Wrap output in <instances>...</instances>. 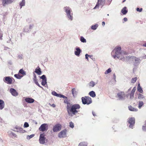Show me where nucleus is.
Wrapping results in <instances>:
<instances>
[{"mask_svg": "<svg viewBox=\"0 0 146 146\" xmlns=\"http://www.w3.org/2000/svg\"><path fill=\"white\" fill-rule=\"evenodd\" d=\"M45 136L46 135L44 133H42L40 134L39 142L40 144H44L47 141V140L45 137Z\"/></svg>", "mask_w": 146, "mask_h": 146, "instance_id": "4", "label": "nucleus"}, {"mask_svg": "<svg viewBox=\"0 0 146 146\" xmlns=\"http://www.w3.org/2000/svg\"><path fill=\"white\" fill-rule=\"evenodd\" d=\"M136 90V88L135 87H134L133 88V89L132 90H131V93L133 94H134V93H135Z\"/></svg>", "mask_w": 146, "mask_h": 146, "instance_id": "40", "label": "nucleus"}, {"mask_svg": "<svg viewBox=\"0 0 146 146\" xmlns=\"http://www.w3.org/2000/svg\"><path fill=\"white\" fill-rule=\"evenodd\" d=\"M15 129H16L17 130H14V131L20 133H24L26 132L25 130L20 127H15Z\"/></svg>", "mask_w": 146, "mask_h": 146, "instance_id": "15", "label": "nucleus"}, {"mask_svg": "<svg viewBox=\"0 0 146 146\" xmlns=\"http://www.w3.org/2000/svg\"><path fill=\"white\" fill-rule=\"evenodd\" d=\"M91 56L89 55L88 54H86L85 55L86 58L88 60V57H90Z\"/></svg>", "mask_w": 146, "mask_h": 146, "instance_id": "46", "label": "nucleus"}, {"mask_svg": "<svg viewBox=\"0 0 146 146\" xmlns=\"http://www.w3.org/2000/svg\"><path fill=\"white\" fill-rule=\"evenodd\" d=\"M40 88H42L41 86H40V85L38 83V81H36V82H34Z\"/></svg>", "mask_w": 146, "mask_h": 146, "instance_id": "48", "label": "nucleus"}, {"mask_svg": "<svg viewBox=\"0 0 146 146\" xmlns=\"http://www.w3.org/2000/svg\"><path fill=\"white\" fill-rule=\"evenodd\" d=\"M118 97L119 99H122L125 97V95L123 92H121L118 93L117 94Z\"/></svg>", "mask_w": 146, "mask_h": 146, "instance_id": "12", "label": "nucleus"}, {"mask_svg": "<svg viewBox=\"0 0 146 146\" xmlns=\"http://www.w3.org/2000/svg\"><path fill=\"white\" fill-rule=\"evenodd\" d=\"M48 129V126L46 123H43L39 128V130L42 132L46 131Z\"/></svg>", "mask_w": 146, "mask_h": 146, "instance_id": "8", "label": "nucleus"}, {"mask_svg": "<svg viewBox=\"0 0 146 146\" xmlns=\"http://www.w3.org/2000/svg\"><path fill=\"white\" fill-rule=\"evenodd\" d=\"M121 47H118L117 48H115L114 50L115 51V55L113 56V57L114 58L116 57H117L118 58H119L120 59H122L123 58V54H126V52H122L121 51Z\"/></svg>", "mask_w": 146, "mask_h": 146, "instance_id": "2", "label": "nucleus"}, {"mask_svg": "<svg viewBox=\"0 0 146 146\" xmlns=\"http://www.w3.org/2000/svg\"><path fill=\"white\" fill-rule=\"evenodd\" d=\"M12 134L13 136H15V137H16L17 136L16 135L15 133H12Z\"/></svg>", "mask_w": 146, "mask_h": 146, "instance_id": "53", "label": "nucleus"}, {"mask_svg": "<svg viewBox=\"0 0 146 146\" xmlns=\"http://www.w3.org/2000/svg\"><path fill=\"white\" fill-rule=\"evenodd\" d=\"M14 79L12 77L7 76L4 79V82L9 84H11L13 83V80Z\"/></svg>", "mask_w": 146, "mask_h": 146, "instance_id": "6", "label": "nucleus"}, {"mask_svg": "<svg viewBox=\"0 0 146 146\" xmlns=\"http://www.w3.org/2000/svg\"><path fill=\"white\" fill-rule=\"evenodd\" d=\"M143 46L145 47H146V43L144 44L143 45Z\"/></svg>", "mask_w": 146, "mask_h": 146, "instance_id": "56", "label": "nucleus"}, {"mask_svg": "<svg viewBox=\"0 0 146 146\" xmlns=\"http://www.w3.org/2000/svg\"><path fill=\"white\" fill-rule=\"evenodd\" d=\"M52 106H53V107H55V104H52Z\"/></svg>", "mask_w": 146, "mask_h": 146, "instance_id": "58", "label": "nucleus"}, {"mask_svg": "<svg viewBox=\"0 0 146 146\" xmlns=\"http://www.w3.org/2000/svg\"><path fill=\"white\" fill-rule=\"evenodd\" d=\"M70 126L72 128H73L74 127V123L72 122H70Z\"/></svg>", "mask_w": 146, "mask_h": 146, "instance_id": "41", "label": "nucleus"}, {"mask_svg": "<svg viewBox=\"0 0 146 146\" xmlns=\"http://www.w3.org/2000/svg\"><path fill=\"white\" fill-rule=\"evenodd\" d=\"M126 1V0H124L123 1V3L124 2H125V1Z\"/></svg>", "mask_w": 146, "mask_h": 146, "instance_id": "60", "label": "nucleus"}, {"mask_svg": "<svg viewBox=\"0 0 146 146\" xmlns=\"http://www.w3.org/2000/svg\"><path fill=\"white\" fill-rule=\"evenodd\" d=\"M62 125L59 123L56 124L53 127V130L54 132H57L61 130Z\"/></svg>", "mask_w": 146, "mask_h": 146, "instance_id": "9", "label": "nucleus"}, {"mask_svg": "<svg viewBox=\"0 0 146 146\" xmlns=\"http://www.w3.org/2000/svg\"><path fill=\"white\" fill-rule=\"evenodd\" d=\"M98 25L97 24H96L94 25H92L91 27V29L93 30H96L98 27Z\"/></svg>", "mask_w": 146, "mask_h": 146, "instance_id": "33", "label": "nucleus"}, {"mask_svg": "<svg viewBox=\"0 0 146 146\" xmlns=\"http://www.w3.org/2000/svg\"><path fill=\"white\" fill-rule=\"evenodd\" d=\"M14 76L17 79H20L23 77V76L19 74H16L14 75Z\"/></svg>", "mask_w": 146, "mask_h": 146, "instance_id": "28", "label": "nucleus"}, {"mask_svg": "<svg viewBox=\"0 0 146 146\" xmlns=\"http://www.w3.org/2000/svg\"><path fill=\"white\" fill-rule=\"evenodd\" d=\"M66 130L64 129L60 132L58 134V137L60 138L64 137L66 136Z\"/></svg>", "mask_w": 146, "mask_h": 146, "instance_id": "11", "label": "nucleus"}, {"mask_svg": "<svg viewBox=\"0 0 146 146\" xmlns=\"http://www.w3.org/2000/svg\"><path fill=\"white\" fill-rule=\"evenodd\" d=\"M124 22H126L127 21V19L126 17H125L123 18V19Z\"/></svg>", "mask_w": 146, "mask_h": 146, "instance_id": "52", "label": "nucleus"}, {"mask_svg": "<svg viewBox=\"0 0 146 146\" xmlns=\"http://www.w3.org/2000/svg\"><path fill=\"white\" fill-rule=\"evenodd\" d=\"M65 99L64 100V103L67 104L66 107V110L69 108L70 106H71V105L69 102V100L67 99V98H64Z\"/></svg>", "mask_w": 146, "mask_h": 146, "instance_id": "17", "label": "nucleus"}, {"mask_svg": "<svg viewBox=\"0 0 146 146\" xmlns=\"http://www.w3.org/2000/svg\"><path fill=\"white\" fill-rule=\"evenodd\" d=\"M78 146H87V144L86 142H82L79 144Z\"/></svg>", "mask_w": 146, "mask_h": 146, "instance_id": "30", "label": "nucleus"}, {"mask_svg": "<svg viewBox=\"0 0 146 146\" xmlns=\"http://www.w3.org/2000/svg\"><path fill=\"white\" fill-rule=\"evenodd\" d=\"M143 102L142 101H139L138 104V108L139 109H140L141 107L143 106Z\"/></svg>", "mask_w": 146, "mask_h": 146, "instance_id": "31", "label": "nucleus"}, {"mask_svg": "<svg viewBox=\"0 0 146 146\" xmlns=\"http://www.w3.org/2000/svg\"><path fill=\"white\" fill-rule=\"evenodd\" d=\"M105 22L104 21L102 22V25L103 26H104L105 25Z\"/></svg>", "mask_w": 146, "mask_h": 146, "instance_id": "54", "label": "nucleus"}, {"mask_svg": "<svg viewBox=\"0 0 146 146\" xmlns=\"http://www.w3.org/2000/svg\"><path fill=\"white\" fill-rule=\"evenodd\" d=\"M111 68H109L105 72V74H107L111 72Z\"/></svg>", "mask_w": 146, "mask_h": 146, "instance_id": "37", "label": "nucleus"}, {"mask_svg": "<svg viewBox=\"0 0 146 146\" xmlns=\"http://www.w3.org/2000/svg\"><path fill=\"white\" fill-rule=\"evenodd\" d=\"M14 0H2V5L3 6H5L6 5L11 3Z\"/></svg>", "mask_w": 146, "mask_h": 146, "instance_id": "13", "label": "nucleus"}, {"mask_svg": "<svg viewBox=\"0 0 146 146\" xmlns=\"http://www.w3.org/2000/svg\"><path fill=\"white\" fill-rule=\"evenodd\" d=\"M56 96L58 97H59L60 98H66L67 97L65 96H64L60 94H59L57 93Z\"/></svg>", "mask_w": 146, "mask_h": 146, "instance_id": "32", "label": "nucleus"}, {"mask_svg": "<svg viewBox=\"0 0 146 146\" xmlns=\"http://www.w3.org/2000/svg\"><path fill=\"white\" fill-rule=\"evenodd\" d=\"M137 90L140 93H143V91L142 88L141 87L140 84H139L137 87Z\"/></svg>", "mask_w": 146, "mask_h": 146, "instance_id": "24", "label": "nucleus"}, {"mask_svg": "<svg viewBox=\"0 0 146 146\" xmlns=\"http://www.w3.org/2000/svg\"><path fill=\"white\" fill-rule=\"evenodd\" d=\"M142 10H143L142 8L139 9V8H137L136 9L137 11L139 12H141L142 11Z\"/></svg>", "mask_w": 146, "mask_h": 146, "instance_id": "45", "label": "nucleus"}, {"mask_svg": "<svg viewBox=\"0 0 146 146\" xmlns=\"http://www.w3.org/2000/svg\"><path fill=\"white\" fill-rule=\"evenodd\" d=\"M80 41L83 42H86V40L83 37L81 36L80 39Z\"/></svg>", "mask_w": 146, "mask_h": 146, "instance_id": "35", "label": "nucleus"}, {"mask_svg": "<svg viewBox=\"0 0 146 146\" xmlns=\"http://www.w3.org/2000/svg\"><path fill=\"white\" fill-rule=\"evenodd\" d=\"M89 95L91 97L94 98L96 96V95L95 92L93 91H91L89 93Z\"/></svg>", "mask_w": 146, "mask_h": 146, "instance_id": "27", "label": "nucleus"}, {"mask_svg": "<svg viewBox=\"0 0 146 146\" xmlns=\"http://www.w3.org/2000/svg\"><path fill=\"white\" fill-rule=\"evenodd\" d=\"M137 80V78L136 77L132 78L131 80V82L132 83H135Z\"/></svg>", "mask_w": 146, "mask_h": 146, "instance_id": "36", "label": "nucleus"}, {"mask_svg": "<svg viewBox=\"0 0 146 146\" xmlns=\"http://www.w3.org/2000/svg\"><path fill=\"white\" fill-rule=\"evenodd\" d=\"M10 91L12 95L14 96H17L18 95V93L14 89L11 88L10 90Z\"/></svg>", "mask_w": 146, "mask_h": 146, "instance_id": "16", "label": "nucleus"}, {"mask_svg": "<svg viewBox=\"0 0 146 146\" xmlns=\"http://www.w3.org/2000/svg\"><path fill=\"white\" fill-rule=\"evenodd\" d=\"M105 0H98L97 4L94 9H95L96 8H98L99 5H101L102 6L105 3Z\"/></svg>", "mask_w": 146, "mask_h": 146, "instance_id": "10", "label": "nucleus"}, {"mask_svg": "<svg viewBox=\"0 0 146 146\" xmlns=\"http://www.w3.org/2000/svg\"><path fill=\"white\" fill-rule=\"evenodd\" d=\"M25 0H22L21 2L20 3V8H21L22 7L25 5Z\"/></svg>", "mask_w": 146, "mask_h": 146, "instance_id": "29", "label": "nucleus"}, {"mask_svg": "<svg viewBox=\"0 0 146 146\" xmlns=\"http://www.w3.org/2000/svg\"><path fill=\"white\" fill-rule=\"evenodd\" d=\"M19 73L22 74V76H23L26 74V72L23 69H21L19 70Z\"/></svg>", "mask_w": 146, "mask_h": 146, "instance_id": "26", "label": "nucleus"}, {"mask_svg": "<svg viewBox=\"0 0 146 146\" xmlns=\"http://www.w3.org/2000/svg\"><path fill=\"white\" fill-rule=\"evenodd\" d=\"M64 9L65 10V11L68 17L70 20H72L73 17L72 15H71L70 14L71 11V9L69 7H64Z\"/></svg>", "mask_w": 146, "mask_h": 146, "instance_id": "5", "label": "nucleus"}, {"mask_svg": "<svg viewBox=\"0 0 146 146\" xmlns=\"http://www.w3.org/2000/svg\"><path fill=\"white\" fill-rule=\"evenodd\" d=\"M95 85V83L92 81L90 82V86L92 87H93Z\"/></svg>", "mask_w": 146, "mask_h": 146, "instance_id": "38", "label": "nucleus"}, {"mask_svg": "<svg viewBox=\"0 0 146 146\" xmlns=\"http://www.w3.org/2000/svg\"><path fill=\"white\" fill-rule=\"evenodd\" d=\"M113 78H114V79H115V74H113Z\"/></svg>", "mask_w": 146, "mask_h": 146, "instance_id": "55", "label": "nucleus"}, {"mask_svg": "<svg viewBox=\"0 0 146 146\" xmlns=\"http://www.w3.org/2000/svg\"><path fill=\"white\" fill-rule=\"evenodd\" d=\"M131 87L128 90H129H129H131Z\"/></svg>", "mask_w": 146, "mask_h": 146, "instance_id": "59", "label": "nucleus"}, {"mask_svg": "<svg viewBox=\"0 0 146 146\" xmlns=\"http://www.w3.org/2000/svg\"><path fill=\"white\" fill-rule=\"evenodd\" d=\"M5 106V103L4 101L1 100H0V110L3 109Z\"/></svg>", "mask_w": 146, "mask_h": 146, "instance_id": "20", "label": "nucleus"}, {"mask_svg": "<svg viewBox=\"0 0 146 146\" xmlns=\"http://www.w3.org/2000/svg\"><path fill=\"white\" fill-rule=\"evenodd\" d=\"M40 78L41 79H42V80H46L45 76L44 75H42L41 76Z\"/></svg>", "mask_w": 146, "mask_h": 146, "instance_id": "44", "label": "nucleus"}, {"mask_svg": "<svg viewBox=\"0 0 146 146\" xmlns=\"http://www.w3.org/2000/svg\"><path fill=\"white\" fill-rule=\"evenodd\" d=\"M29 126V124L27 122H25L24 125V127H27Z\"/></svg>", "mask_w": 146, "mask_h": 146, "instance_id": "43", "label": "nucleus"}, {"mask_svg": "<svg viewBox=\"0 0 146 146\" xmlns=\"http://www.w3.org/2000/svg\"><path fill=\"white\" fill-rule=\"evenodd\" d=\"M76 51L74 52L75 54L76 55L79 56L81 51V50L79 47L76 48Z\"/></svg>", "mask_w": 146, "mask_h": 146, "instance_id": "18", "label": "nucleus"}, {"mask_svg": "<svg viewBox=\"0 0 146 146\" xmlns=\"http://www.w3.org/2000/svg\"><path fill=\"white\" fill-rule=\"evenodd\" d=\"M144 98V96L142 94H139L138 95V98L139 99H142Z\"/></svg>", "mask_w": 146, "mask_h": 146, "instance_id": "34", "label": "nucleus"}, {"mask_svg": "<svg viewBox=\"0 0 146 146\" xmlns=\"http://www.w3.org/2000/svg\"><path fill=\"white\" fill-rule=\"evenodd\" d=\"M142 129L143 131H146V126H143L142 127Z\"/></svg>", "mask_w": 146, "mask_h": 146, "instance_id": "50", "label": "nucleus"}, {"mask_svg": "<svg viewBox=\"0 0 146 146\" xmlns=\"http://www.w3.org/2000/svg\"><path fill=\"white\" fill-rule=\"evenodd\" d=\"M33 80L34 82H36V81H37V80L36 79V76L35 74H34V78L33 79Z\"/></svg>", "mask_w": 146, "mask_h": 146, "instance_id": "42", "label": "nucleus"}, {"mask_svg": "<svg viewBox=\"0 0 146 146\" xmlns=\"http://www.w3.org/2000/svg\"><path fill=\"white\" fill-rule=\"evenodd\" d=\"M72 92L73 96L74 97L76 96L77 94V92L75 88H73L72 90Z\"/></svg>", "mask_w": 146, "mask_h": 146, "instance_id": "23", "label": "nucleus"}, {"mask_svg": "<svg viewBox=\"0 0 146 146\" xmlns=\"http://www.w3.org/2000/svg\"><path fill=\"white\" fill-rule=\"evenodd\" d=\"M92 113H93V115L94 116H95L96 115V114H95V113H94L93 112H92Z\"/></svg>", "mask_w": 146, "mask_h": 146, "instance_id": "57", "label": "nucleus"}, {"mask_svg": "<svg viewBox=\"0 0 146 146\" xmlns=\"http://www.w3.org/2000/svg\"><path fill=\"white\" fill-rule=\"evenodd\" d=\"M126 60L127 61H132L135 60L136 62V61H138V60L137 58L132 56L130 57H127L126 58Z\"/></svg>", "mask_w": 146, "mask_h": 146, "instance_id": "14", "label": "nucleus"}, {"mask_svg": "<svg viewBox=\"0 0 146 146\" xmlns=\"http://www.w3.org/2000/svg\"><path fill=\"white\" fill-rule=\"evenodd\" d=\"M52 94L53 95L56 96L57 93L55 91H53L52 92Z\"/></svg>", "mask_w": 146, "mask_h": 146, "instance_id": "49", "label": "nucleus"}, {"mask_svg": "<svg viewBox=\"0 0 146 146\" xmlns=\"http://www.w3.org/2000/svg\"><path fill=\"white\" fill-rule=\"evenodd\" d=\"M126 7H124L121 10V13L123 14H126L128 12V10H127Z\"/></svg>", "mask_w": 146, "mask_h": 146, "instance_id": "22", "label": "nucleus"}, {"mask_svg": "<svg viewBox=\"0 0 146 146\" xmlns=\"http://www.w3.org/2000/svg\"><path fill=\"white\" fill-rule=\"evenodd\" d=\"M127 122L130 124L129 126V127L133 128L135 123V118L133 117L129 118Z\"/></svg>", "mask_w": 146, "mask_h": 146, "instance_id": "7", "label": "nucleus"}, {"mask_svg": "<svg viewBox=\"0 0 146 146\" xmlns=\"http://www.w3.org/2000/svg\"><path fill=\"white\" fill-rule=\"evenodd\" d=\"M129 110L132 111H137V109L134 108L132 107L131 106H128Z\"/></svg>", "mask_w": 146, "mask_h": 146, "instance_id": "21", "label": "nucleus"}, {"mask_svg": "<svg viewBox=\"0 0 146 146\" xmlns=\"http://www.w3.org/2000/svg\"><path fill=\"white\" fill-rule=\"evenodd\" d=\"M35 72L38 75H40L41 74V71L40 70V68H38V69L36 68Z\"/></svg>", "mask_w": 146, "mask_h": 146, "instance_id": "25", "label": "nucleus"}, {"mask_svg": "<svg viewBox=\"0 0 146 146\" xmlns=\"http://www.w3.org/2000/svg\"><path fill=\"white\" fill-rule=\"evenodd\" d=\"M46 83V80H42L41 84L43 86H44Z\"/></svg>", "mask_w": 146, "mask_h": 146, "instance_id": "39", "label": "nucleus"}, {"mask_svg": "<svg viewBox=\"0 0 146 146\" xmlns=\"http://www.w3.org/2000/svg\"><path fill=\"white\" fill-rule=\"evenodd\" d=\"M82 103L84 104L88 105L92 102L91 98L89 97L85 96L81 98Z\"/></svg>", "mask_w": 146, "mask_h": 146, "instance_id": "3", "label": "nucleus"}, {"mask_svg": "<svg viewBox=\"0 0 146 146\" xmlns=\"http://www.w3.org/2000/svg\"><path fill=\"white\" fill-rule=\"evenodd\" d=\"M34 136V134H32V135H30V136H29V139H30V138H32Z\"/></svg>", "mask_w": 146, "mask_h": 146, "instance_id": "51", "label": "nucleus"}, {"mask_svg": "<svg viewBox=\"0 0 146 146\" xmlns=\"http://www.w3.org/2000/svg\"><path fill=\"white\" fill-rule=\"evenodd\" d=\"M81 107L78 104H75L70 106L67 110L69 115H72V114L75 115L79 111L78 110Z\"/></svg>", "mask_w": 146, "mask_h": 146, "instance_id": "1", "label": "nucleus"}, {"mask_svg": "<svg viewBox=\"0 0 146 146\" xmlns=\"http://www.w3.org/2000/svg\"><path fill=\"white\" fill-rule=\"evenodd\" d=\"M134 95V94L130 93V98H133Z\"/></svg>", "mask_w": 146, "mask_h": 146, "instance_id": "47", "label": "nucleus"}, {"mask_svg": "<svg viewBox=\"0 0 146 146\" xmlns=\"http://www.w3.org/2000/svg\"><path fill=\"white\" fill-rule=\"evenodd\" d=\"M25 101L26 102L29 103H33L34 102V99L29 98H26Z\"/></svg>", "mask_w": 146, "mask_h": 146, "instance_id": "19", "label": "nucleus"}]
</instances>
